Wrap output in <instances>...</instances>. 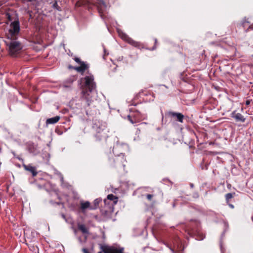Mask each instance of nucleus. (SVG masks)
<instances>
[{
  "mask_svg": "<svg viewBox=\"0 0 253 253\" xmlns=\"http://www.w3.org/2000/svg\"><path fill=\"white\" fill-rule=\"evenodd\" d=\"M82 252L84 253H90L88 251V250L86 249V248H83L82 249Z\"/></svg>",
  "mask_w": 253,
  "mask_h": 253,
  "instance_id": "34",
  "label": "nucleus"
},
{
  "mask_svg": "<svg viewBox=\"0 0 253 253\" xmlns=\"http://www.w3.org/2000/svg\"><path fill=\"white\" fill-rule=\"evenodd\" d=\"M236 196V194L235 192L228 193H227L225 195V200H226V202L227 204L229 206V207L230 208H231L232 209H233L234 208V206L230 203V200L232 198H234Z\"/></svg>",
  "mask_w": 253,
  "mask_h": 253,
  "instance_id": "16",
  "label": "nucleus"
},
{
  "mask_svg": "<svg viewBox=\"0 0 253 253\" xmlns=\"http://www.w3.org/2000/svg\"><path fill=\"white\" fill-rule=\"evenodd\" d=\"M153 194H147L146 195V198L149 201H151L152 200V198L154 197Z\"/></svg>",
  "mask_w": 253,
  "mask_h": 253,
  "instance_id": "29",
  "label": "nucleus"
},
{
  "mask_svg": "<svg viewBox=\"0 0 253 253\" xmlns=\"http://www.w3.org/2000/svg\"><path fill=\"white\" fill-rule=\"evenodd\" d=\"M194 144H195V141L194 140L190 141L189 143V148H193L194 147Z\"/></svg>",
  "mask_w": 253,
  "mask_h": 253,
  "instance_id": "31",
  "label": "nucleus"
},
{
  "mask_svg": "<svg viewBox=\"0 0 253 253\" xmlns=\"http://www.w3.org/2000/svg\"><path fill=\"white\" fill-rule=\"evenodd\" d=\"M17 39H9L5 41V44L8 47L9 54L12 56H16L22 49L21 43L17 41Z\"/></svg>",
  "mask_w": 253,
  "mask_h": 253,
  "instance_id": "4",
  "label": "nucleus"
},
{
  "mask_svg": "<svg viewBox=\"0 0 253 253\" xmlns=\"http://www.w3.org/2000/svg\"><path fill=\"white\" fill-rule=\"evenodd\" d=\"M137 104V103H131V105H133V106H136Z\"/></svg>",
  "mask_w": 253,
  "mask_h": 253,
  "instance_id": "39",
  "label": "nucleus"
},
{
  "mask_svg": "<svg viewBox=\"0 0 253 253\" xmlns=\"http://www.w3.org/2000/svg\"><path fill=\"white\" fill-rule=\"evenodd\" d=\"M28 1H31V0H28Z\"/></svg>",
  "mask_w": 253,
  "mask_h": 253,
  "instance_id": "47",
  "label": "nucleus"
},
{
  "mask_svg": "<svg viewBox=\"0 0 253 253\" xmlns=\"http://www.w3.org/2000/svg\"><path fill=\"white\" fill-rule=\"evenodd\" d=\"M92 128L95 141L101 145L107 144L109 130L107 124L99 119L92 120Z\"/></svg>",
  "mask_w": 253,
  "mask_h": 253,
  "instance_id": "1",
  "label": "nucleus"
},
{
  "mask_svg": "<svg viewBox=\"0 0 253 253\" xmlns=\"http://www.w3.org/2000/svg\"><path fill=\"white\" fill-rule=\"evenodd\" d=\"M22 166L26 170L32 173L33 177L37 175L38 171H37V169L35 167L32 166L31 164L25 165L23 164Z\"/></svg>",
  "mask_w": 253,
  "mask_h": 253,
  "instance_id": "15",
  "label": "nucleus"
},
{
  "mask_svg": "<svg viewBox=\"0 0 253 253\" xmlns=\"http://www.w3.org/2000/svg\"><path fill=\"white\" fill-rule=\"evenodd\" d=\"M194 184L193 183H190V187L191 188H193L194 187Z\"/></svg>",
  "mask_w": 253,
  "mask_h": 253,
  "instance_id": "38",
  "label": "nucleus"
},
{
  "mask_svg": "<svg viewBox=\"0 0 253 253\" xmlns=\"http://www.w3.org/2000/svg\"><path fill=\"white\" fill-rule=\"evenodd\" d=\"M231 117L234 118L237 122L244 123L245 121V118L240 113H237V111H233L231 114Z\"/></svg>",
  "mask_w": 253,
  "mask_h": 253,
  "instance_id": "14",
  "label": "nucleus"
},
{
  "mask_svg": "<svg viewBox=\"0 0 253 253\" xmlns=\"http://www.w3.org/2000/svg\"><path fill=\"white\" fill-rule=\"evenodd\" d=\"M213 144V143H212V142H210V145H211V144Z\"/></svg>",
  "mask_w": 253,
  "mask_h": 253,
  "instance_id": "44",
  "label": "nucleus"
},
{
  "mask_svg": "<svg viewBox=\"0 0 253 253\" xmlns=\"http://www.w3.org/2000/svg\"><path fill=\"white\" fill-rule=\"evenodd\" d=\"M72 228H73V229H74V232H75V233H76V229H75V228H74V227H72Z\"/></svg>",
  "mask_w": 253,
  "mask_h": 253,
  "instance_id": "40",
  "label": "nucleus"
},
{
  "mask_svg": "<svg viewBox=\"0 0 253 253\" xmlns=\"http://www.w3.org/2000/svg\"><path fill=\"white\" fill-rule=\"evenodd\" d=\"M78 228L83 234L88 235L89 234V229L84 224L78 223Z\"/></svg>",
  "mask_w": 253,
  "mask_h": 253,
  "instance_id": "17",
  "label": "nucleus"
},
{
  "mask_svg": "<svg viewBox=\"0 0 253 253\" xmlns=\"http://www.w3.org/2000/svg\"><path fill=\"white\" fill-rule=\"evenodd\" d=\"M104 55H103V58L104 59H105V55H108L109 53H106V49L105 48H104Z\"/></svg>",
  "mask_w": 253,
  "mask_h": 253,
  "instance_id": "36",
  "label": "nucleus"
},
{
  "mask_svg": "<svg viewBox=\"0 0 253 253\" xmlns=\"http://www.w3.org/2000/svg\"><path fill=\"white\" fill-rule=\"evenodd\" d=\"M33 248H34V249H33V250H34V251H35V247H33Z\"/></svg>",
  "mask_w": 253,
  "mask_h": 253,
  "instance_id": "46",
  "label": "nucleus"
},
{
  "mask_svg": "<svg viewBox=\"0 0 253 253\" xmlns=\"http://www.w3.org/2000/svg\"><path fill=\"white\" fill-rule=\"evenodd\" d=\"M36 249H37V250L38 251V250H39V249H38V247H37V246H36Z\"/></svg>",
  "mask_w": 253,
  "mask_h": 253,
  "instance_id": "45",
  "label": "nucleus"
},
{
  "mask_svg": "<svg viewBox=\"0 0 253 253\" xmlns=\"http://www.w3.org/2000/svg\"><path fill=\"white\" fill-rule=\"evenodd\" d=\"M77 79V76H71L68 78L63 83V87L66 88L71 89L72 87V84L74 81Z\"/></svg>",
  "mask_w": 253,
  "mask_h": 253,
  "instance_id": "13",
  "label": "nucleus"
},
{
  "mask_svg": "<svg viewBox=\"0 0 253 253\" xmlns=\"http://www.w3.org/2000/svg\"><path fill=\"white\" fill-rule=\"evenodd\" d=\"M100 248L104 253H124V248L123 247L118 248L114 246H103L100 244Z\"/></svg>",
  "mask_w": 253,
  "mask_h": 253,
  "instance_id": "12",
  "label": "nucleus"
},
{
  "mask_svg": "<svg viewBox=\"0 0 253 253\" xmlns=\"http://www.w3.org/2000/svg\"><path fill=\"white\" fill-rule=\"evenodd\" d=\"M202 169H208V164H205L204 165H203V164H201L200 166Z\"/></svg>",
  "mask_w": 253,
  "mask_h": 253,
  "instance_id": "30",
  "label": "nucleus"
},
{
  "mask_svg": "<svg viewBox=\"0 0 253 253\" xmlns=\"http://www.w3.org/2000/svg\"><path fill=\"white\" fill-rule=\"evenodd\" d=\"M115 204L108 200H104V206L100 208L101 215L106 219L111 218L114 212Z\"/></svg>",
  "mask_w": 253,
  "mask_h": 253,
  "instance_id": "6",
  "label": "nucleus"
},
{
  "mask_svg": "<svg viewBox=\"0 0 253 253\" xmlns=\"http://www.w3.org/2000/svg\"><path fill=\"white\" fill-rule=\"evenodd\" d=\"M119 148L120 146L116 145L113 148V154H110L108 156L107 165L111 168H121L125 166V154L122 152L118 154L116 152Z\"/></svg>",
  "mask_w": 253,
  "mask_h": 253,
  "instance_id": "2",
  "label": "nucleus"
},
{
  "mask_svg": "<svg viewBox=\"0 0 253 253\" xmlns=\"http://www.w3.org/2000/svg\"><path fill=\"white\" fill-rule=\"evenodd\" d=\"M94 76L90 74L80 79L81 83H83V86L84 88L83 89H86L89 92H92L96 88V84L94 81Z\"/></svg>",
  "mask_w": 253,
  "mask_h": 253,
  "instance_id": "8",
  "label": "nucleus"
},
{
  "mask_svg": "<svg viewBox=\"0 0 253 253\" xmlns=\"http://www.w3.org/2000/svg\"><path fill=\"white\" fill-rule=\"evenodd\" d=\"M102 199L101 198H98L95 199L93 202V205L91 206L90 210H94L99 207V204L101 203Z\"/></svg>",
  "mask_w": 253,
  "mask_h": 253,
  "instance_id": "20",
  "label": "nucleus"
},
{
  "mask_svg": "<svg viewBox=\"0 0 253 253\" xmlns=\"http://www.w3.org/2000/svg\"><path fill=\"white\" fill-rule=\"evenodd\" d=\"M58 192V190H51L49 192L51 195H55L58 199H59V200H61V198L60 196L59 195Z\"/></svg>",
  "mask_w": 253,
  "mask_h": 253,
  "instance_id": "26",
  "label": "nucleus"
},
{
  "mask_svg": "<svg viewBox=\"0 0 253 253\" xmlns=\"http://www.w3.org/2000/svg\"><path fill=\"white\" fill-rule=\"evenodd\" d=\"M60 119L59 116H56L54 117L47 119L46 121V125L48 126L49 124H54L57 123Z\"/></svg>",
  "mask_w": 253,
  "mask_h": 253,
  "instance_id": "19",
  "label": "nucleus"
},
{
  "mask_svg": "<svg viewBox=\"0 0 253 253\" xmlns=\"http://www.w3.org/2000/svg\"><path fill=\"white\" fill-rule=\"evenodd\" d=\"M91 92L87 91V90L82 89L80 99L82 105L85 109L86 114L88 116L92 115L91 111L89 110V108H88L92 101V96L90 95Z\"/></svg>",
  "mask_w": 253,
  "mask_h": 253,
  "instance_id": "3",
  "label": "nucleus"
},
{
  "mask_svg": "<svg viewBox=\"0 0 253 253\" xmlns=\"http://www.w3.org/2000/svg\"><path fill=\"white\" fill-rule=\"evenodd\" d=\"M91 208V206L90 205V203L89 201H81V209L83 212H84L87 209L90 210Z\"/></svg>",
  "mask_w": 253,
  "mask_h": 253,
  "instance_id": "18",
  "label": "nucleus"
},
{
  "mask_svg": "<svg viewBox=\"0 0 253 253\" xmlns=\"http://www.w3.org/2000/svg\"><path fill=\"white\" fill-rule=\"evenodd\" d=\"M164 116H163V118H162V122H164Z\"/></svg>",
  "mask_w": 253,
  "mask_h": 253,
  "instance_id": "41",
  "label": "nucleus"
},
{
  "mask_svg": "<svg viewBox=\"0 0 253 253\" xmlns=\"http://www.w3.org/2000/svg\"><path fill=\"white\" fill-rule=\"evenodd\" d=\"M165 119H170L171 121L178 122L180 123H183L185 116L181 113L169 111L165 112Z\"/></svg>",
  "mask_w": 253,
  "mask_h": 253,
  "instance_id": "11",
  "label": "nucleus"
},
{
  "mask_svg": "<svg viewBox=\"0 0 253 253\" xmlns=\"http://www.w3.org/2000/svg\"><path fill=\"white\" fill-rule=\"evenodd\" d=\"M28 149L29 152L34 153L35 152L36 149L35 148V145L33 143H29L28 146Z\"/></svg>",
  "mask_w": 253,
  "mask_h": 253,
  "instance_id": "24",
  "label": "nucleus"
},
{
  "mask_svg": "<svg viewBox=\"0 0 253 253\" xmlns=\"http://www.w3.org/2000/svg\"><path fill=\"white\" fill-rule=\"evenodd\" d=\"M20 31V23L18 20H15L10 24L8 33L7 34L8 39H17Z\"/></svg>",
  "mask_w": 253,
  "mask_h": 253,
  "instance_id": "9",
  "label": "nucleus"
},
{
  "mask_svg": "<svg viewBox=\"0 0 253 253\" xmlns=\"http://www.w3.org/2000/svg\"><path fill=\"white\" fill-rule=\"evenodd\" d=\"M193 197L195 199H197L199 197V195L197 192H194L193 194Z\"/></svg>",
  "mask_w": 253,
  "mask_h": 253,
  "instance_id": "33",
  "label": "nucleus"
},
{
  "mask_svg": "<svg viewBox=\"0 0 253 253\" xmlns=\"http://www.w3.org/2000/svg\"><path fill=\"white\" fill-rule=\"evenodd\" d=\"M205 238V236L203 234L198 235L196 237V239L198 240H202Z\"/></svg>",
  "mask_w": 253,
  "mask_h": 253,
  "instance_id": "28",
  "label": "nucleus"
},
{
  "mask_svg": "<svg viewBox=\"0 0 253 253\" xmlns=\"http://www.w3.org/2000/svg\"><path fill=\"white\" fill-rule=\"evenodd\" d=\"M250 23V22L248 21V19L245 17L242 20V26L245 30L246 29H247L246 28L249 26L248 25Z\"/></svg>",
  "mask_w": 253,
  "mask_h": 253,
  "instance_id": "23",
  "label": "nucleus"
},
{
  "mask_svg": "<svg viewBox=\"0 0 253 253\" xmlns=\"http://www.w3.org/2000/svg\"><path fill=\"white\" fill-rule=\"evenodd\" d=\"M131 112L130 114L127 116V120L133 125H135L137 123L140 122L144 120L146 116L144 114L141 113L138 110H133L132 109H130Z\"/></svg>",
  "mask_w": 253,
  "mask_h": 253,
  "instance_id": "7",
  "label": "nucleus"
},
{
  "mask_svg": "<svg viewBox=\"0 0 253 253\" xmlns=\"http://www.w3.org/2000/svg\"><path fill=\"white\" fill-rule=\"evenodd\" d=\"M52 7H53V8H54V9H56L57 10H58V11H61L62 10V9L61 8V7H60L58 4V3H57V1H55L53 3L52 5Z\"/></svg>",
  "mask_w": 253,
  "mask_h": 253,
  "instance_id": "25",
  "label": "nucleus"
},
{
  "mask_svg": "<svg viewBox=\"0 0 253 253\" xmlns=\"http://www.w3.org/2000/svg\"><path fill=\"white\" fill-rule=\"evenodd\" d=\"M50 203L52 204H56L58 205H63V203L61 202H54L52 200L50 201Z\"/></svg>",
  "mask_w": 253,
  "mask_h": 253,
  "instance_id": "32",
  "label": "nucleus"
},
{
  "mask_svg": "<svg viewBox=\"0 0 253 253\" xmlns=\"http://www.w3.org/2000/svg\"><path fill=\"white\" fill-rule=\"evenodd\" d=\"M102 252H103V251H100V252H99L98 253H102Z\"/></svg>",
  "mask_w": 253,
  "mask_h": 253,
  "instance_id": "42",
  "label": "nucleus"
},
{
  "mask_svg": "<svg viewBox=\"0 0 253 253\" xmlns=\"http://www.w3.org/2000/svg\"><path fill=\"white\" fill-rule=\"evenodd\" d=\"M118 198L116 196L114 195L113 194H109L106 199L104 200H108L109 201H111L112 203L116 205L118 202Z\"/></svg>",
  "mask_w": 253,
  "mask_h": 253,
  "instance_id": "21",
  "label": "nucleus"
},
{
  "mask_svg": "<svg viewBox=\"0 0 253 253\" xmlns=\"http://www.w3.org/2000/svg\"><path fill=\"white\" fill-rule=\"evenodd\" d=\"M8 18L10 19V16L9 15V14H8Z\"/></svg>",
  "mask_w": 253,
  "mask_h": 253,
  "instance_id": "43",
  "label": "nucleus"
},
{
  "mask_svg": "<svg viewBox=\"0 0 253 253\" xmlns=\"http://www.w3.org/2000/svg\"><path fill=\"white\" fill-rule=\"evenodd\" d=\"M223 231L221 235V238H223L224 237L225 234L227 231H228L229 228V224L227 221H223Z\"/></svg>",
  "mask_w": 253,
  "mask_h": 253,
  "instance_id": "22",
  "label": "nucleus"
},
{
  "mask_svg": "<svg viewBox=\"0 0 253 253\" xmlns=\"http://www.w3.org/2000/svg\"><path fill=\"white\" fill-rule=\"evenodd\" d=\"M61 217L65 220V221L67 222V220L66 219V215L64 214V213H62L61 214Z\"/></svg>",
  "mask_w": 253,
  "mask_h": 253,
  "instance_id": "37",
  "label": "nucleus"
},
{
  "mask_svg": "<svg viewBox=\"0 0 253 253\" xmlns=\"http://www.w3.org/2000/svg\"><path fill=\"white\" fill-rule=\"evenodd\" d=\"M122 38L126 42L128 43L129 44L137 47L138 49H146L147 50L153 51L156 49L157 48V39L156 38H154V45L151 48H148L145 46L144 44L142 43H141L140 42H136L134 41L131 38H129L127 35L126 34H123V36L122 37Z\"/></svg>",
  "mask_w": 253,
  "mask_h": 253,
  "instance_id": "5",
  "label": "nucleus"
},
{
  "mask_svg": "<svg viewBox=\"0 0 253 253\" xmlns=\"http://www.w3.org/2000/svg\"><path fill=\"white\" fill-rule=\"evenodd\" d=\"M73 59L76 63L80 64V66L76 67L73 66L71 65H69L68 66L69 69H74L78 72L81 73L82 75H83L86 70H88L89 65L88 64H86L85 62L82 61L80 58L75 57Z\"/></svg>",
  "mask_w": 253,
  "mask_h": 253,
  "instance_id": "10",
  "label": "nucleus"
},
{
  "mask_svg": "<svg viewBox=\"0 0 253 253\" xmlns=\"http://www.w3.org/2000/svg\"><path fill=\"white\" fill-rule=\"evenodd\" d=\"M251 101H252V100H247L245 102L246 105L247 106L249 105L251 103Z\"/></svg>",
  "mask_w": 253,
  "mask_h": 253,
  "instance_id": "35",
  "label": "nucleus"
},
{
  "mask_svg": "<svg viewBox=\"0 0 253 253\" xmlns=\"http://www.w3.org/2000/svg\"><path fill=\"white\" fill-rule=\"evenodd\" d=\"M250 30H253V23L252 24H250L247 29H245V32L246 33L248 32Z\"/></svg>",
  "mask_w": 253,
  "mask_h": 253,
  "instance_id": "27",
  "label": "nucleus"
}]
</instances>
